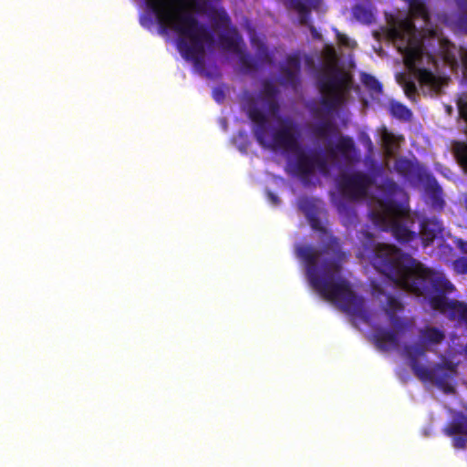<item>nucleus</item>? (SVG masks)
Instances as JSON below:
<instances>
[{"label":"nucleus","mask_w":467,"mask_h":467,"mask_svg":"<svg viewBox=\"0 0 467 467\" xmlns=\"http://www.w3.org/2000/svg\"><path fill=\"white\" fill-rule=\"evenodd\" d=\"M371 264L404 290L418 296H429L433 310L467 327V303L446 297L454 287L442 273L424 268L400 249L384 244L376 245Z\"/></svg>","instance_id":"nucleus-1"},{"label":"nucleus","mask_w":467,"mask_h":467,"mask_svg":"<svg viewBox=\"0 0 467 467\" xmlns=\"http://www.w3.org/2000/svg\"><path fill=\"white\" fill-rule=\"evenodd\" d=\"M296 254L304 261L307 280L316 292L326 300L338 304L343 312L369 323L370 314L365 300L353 291L348 280L340 276L337 238L330 237L321 249L301 245Z\"/></svg>","instance_id":"nucleus-2"},{"label":"nucleus","mask_w":467,"mask_h":467,"mask_svg":"<svg viewBox=\"0 0 467 467\" xmlns=\"http://www.w3.org/2000/svg\"><path fill=\"white\" fill-rule=\"evenodd\" d=\"M418 337V343L404 347L412 372L420 381L432 383L446 394L453 393L455 389L452 381L457 371L452 363H436L427 367L419 361L420 358H426L430 347L440 345L445 339V332L436 327L426 326L419 330Z\"/></svg>","instance_id":"nucleus-3"},{"label":"nucleus","mask_w":467,"mask_h":467,"mask_svg":"<svg viewBox=\"0 0 467 467\" xmlns=\"http://www.w3.org/2000/svg\"><path fill=\"white\" fill-rule=\"evenodd\" d=\"M246 114L254 123V135L262 147L287 152L299 150L300 131L296 121L288 118L282 119L278 127L269 134L270 122L262 109L254 105L250 106Z\"/></svg>","instance_id":"nucleus-4"},{"label":"nucleus","mask_w":467,"mask_h":467,"mask_svg":"<svg viewBox=\"0 0 467 467\" xmlns=\"http://www.w3.org/2000/svg\"><path fill=\"white\" fill-rule=\"evenodd\" d=\"M374 183V177L362 171L341 173L337 179V187L342 195L353 201L366 198Z\"/></svg>","instance_id":"nucleus-5"},{"label":"nucleus","mask_w":467,"mask_h":467,"mask_svg":"<svg viewBox=\"0 0 467 467\" xmlns=\"http://www.w3.org/2000/svg\"><path fill=\"white\" fill-rule=\"evenodd\" d=\"M318 88L321 93L343 94L347 85L345 74L336 66L325 67L317 78Z\"/></svg>","instance_id":"nucleus-6"},{"label":"nucleus","mask_w":467,"mask_h":467,"mask_svg":"<svg viewBox=\"0 0 467 467\" xmlns=\"http://www.w3.org/2000/svg\"><path fill=\"white\" fill-rule=\"evenodd\" d=\"M383 311L387 315L391 326L398 331L407 332L414 326L412 318L400 317L398 316V314L404 311V305L398 297L392 295L387 296Z\"/></svg>","instance_id":"nucleus-7"},{"label":"nucleus","mask_w":467,"mask_h":467,"mask_svg":"<svg viewBox=\"0 0 467 467\" xmlns=\"http://www.w3.org/2000/svg\"><path fill=\"white\" fill-rule=\"evenodd\" d=\"M301 57L297 53L288 55L280 66L279 82L284 87L296 88L300 84Z\"/></svg>","instance_id":"nucleus-8"},{"label":"nucleus","mask_w":467,"mask_h":467,"mask_svg":"<svg viewBox=\"0 0 467 467\" xmlns=\"http://www.w3.org/2000/svg\"><path fill=\"white\" fill-rule=\"evenodd\" d=\"M457 107L460 118L466 124L467 134V101L460 99ZM451 150L459 166L467 173V140H453Z\"/></svg>","instance_id":"nucleus-9"},{"label":"nucleus","mask_w":467,"mask_h":467,"mask_svg":"<svg viewBox=\"0 0 467 467\" xmlns=\"http://www.w3.org/2000/svg\"><path fill=\"white\" fill-rule=\"evenodd\" d=\"M293 152L296 153L294 163L296 173L303 182L308 181L315 172V152H306L300 146L299 150Z\"/></svg>","instance_id":"nucleus-10"},{"label":"nucleus","mask_w":467,"mask_h":467,"mask_svg":"<svg viewBox=\"0 0 467 467\" xmlns=\"http://www.w3.org/2000/svg\"><path fill=\"white\" fill-rule=\"evenodd\" d=\"M400 333L402 332L398 331L396 328L391 330L378 327L375 328L373 333L374 343L380 350H388L390 348H396L400 346Z\"/></svg>","instance_id":"nucleus-11"},{"label":"nucleus","mask_w":467,"mask_h":467,"mask_svg":"<svg viewBox=\"0 0 467 467\" xmlns=\"http://www.w3.org/2000/svg\"><path fill=\"white\" fill-rule=\"evenodd\" d=\"M443 231L442 223L437 218H424L420 223L422 244L429 246Z\"/></svg>","instance_id":"nucleus-12"},{"label":"nucleus","mask_w":467,"mask_h":467,"mask_svg":"<svg viewBox=\"0 0 467 467\" xmlns=\"http://www.w3.org/2000/svg\"><path fill=\"white\" fill-rule=\"evenodd\" d=\"M327 152L330 157H336L337 153H340L346 161H350L353 155L357 154V148L351 137L341 135L335 146L327 149Z\"/></svg>","instance_id":"nucleus-13"},{"label":"nucleus","mask_w":467,"mask_h":467,"mask_svg":"<svg viewBox=\"0 0 467 467\" xmlns=\"http://www.w3.org/2000/svg\"><path fill=\"white\" fill-rule=\"evenodd\" d=\"M218 39L223 49L231 51L234 54L236 52H240V45L243 42V39L236 28L233 27L227 32L220 34Z\"/></svg>","instance_id":"nucleus-14"},{"label":"nucleus","mask_w":467,"mask_h":467,"mask_svg":"<svg viewBox=\"0 0 467 467\" xmlns=\"http://www.w3.org/2000/svg\"><path fill=\"white\" fill-rule=\"evenodd\" d=\"M390 231L394 238L400 244H409L417 238V234L398 219L390 223Z\"/></svg>","instance_id":"nucleus-15"},{"label":"nucleus","mask_w":467,"mask_h":467,"mask_svg":"<svg viewBox=\"0 0 467 467\" xmlns=\"http://www.w3.org/2000/svg\"><path fill=\"white\" fill-rule=\"evenodd\" d=\"M285 5L288 9L294 10L298 14V19L301 25H308L311 10L306 3L302 0H285Z\"/></svg>","instance_id":"nucleus-16"},{"label":"nucleus","mask_w":467,"mask_h":467,"mask_svg":"<svg viewBox=\"0 0 467 467\" xmlns=\"http://www.w3.org/2000/svg\"><path fill=\"white\" fill-rule=\"evenodd\" d=\"M440 48L442 59L451 67L458 66V58L456 55V47L448 39H441L440 41Z\"/></svg>","instance_id":"nucleus-17"},{"label":"nucleus","mask_w":467,"mask_h":467,"mask_svg":"<svg viewBox=\"0 0 467 467\" xmlns=\"http://www.w3.org/2000/svg\"><path fill=\"white\" fill-rule=\"evenodd\" d=\"M337 132V125L331 119H323L312 127V133L318 139H327Z\"/></svg>","instance_id":"nucleus-18"},{"label":"nucleus","mask_w":467,"mask_h":467,"mask_svg":"<svg viewBox=\"0 0 467 467\" xmlns=\"http://www.w3.org/2000/svg\"><path fill=\"white\" fill-rule=\"evenodd\" d=\"M448 436L461 434L467 437V415L460 414L444 429Z\"/></svg>","instance_id":"nucleus-19"},{"label":"nucleus","mask_w":467,"mask_h":467,"mask_svg":"<svg viewBox=\"0 0 467 467\" xmlns=\"http://www.w3.org/2000/svg\"><path fill=\"white\" fill-rule=\"evenodd\" d=\"M321 105L327 113L335 111L343 102V94L321 93Z\"/></svg>","instance_id":"nucleus-20"},{"label":"nucleus","mask_w":467,"mask_h":467,"mask_svg":"<svg viewBox=\"0 0 467 467\" xmlns=\"http://www.w3.org/2000/svg\"><path fill=\"white\" fill-rule=\"evenodd\" d=\"M397 80L399 84L403 88L407 98L412 101H416L419 93L415 81L410 78H407L404 74H400Z\"/></svg>","instance_id":"nucleus-21"},{"label":"nucleus","mask_w":467,"mask_h":467,"mask_svg":"<svg viewBox=\"0 0 467 467\" xmlns=\"http://www.w3.org/2000/svg\"><path fill=\"white\" fill-rule=\"evenodd\" d=\"M389 113L392 117L401 119V120H410L411 119L412 113L411 111L403 104L398 101H390L389 102Z\"/></svg>","instance_id":"nucleus-22"},{"label":"nucleus","mask_w":467,"mask_h":467,"mask_svg":"<svg viewBox=\"0 0 467 467\" xmlns=\"http://www.w3.org/2000/svg\"><path fill=\"white\" fill-rule=\"evenodd\" d=\"M352 13L354 17L363 24L369 25L374 21L372 11L362 5H357L353 8Z\"/></svg>","instance_id":"nucleus-23"},{"label":"nucleus","mask_w":467,"mask_h":467,"mask_svg":"<svg viewBox=\"0 0 467 467\" xmlns=\"http://www.w3.org/2000/svg\"><path fill=\"white\" fill-rule=\"evenodd\" d=\"M361 82L364 87L370 92L381 94L383 91L382 84L370 74L363 73L361 75Z\"/></svg>","instance_id":"nucleus-24"},{"label":"nucleus","mask_w":467,"mask_h":467,"mask_svg":"<svg viewBox=\"0 0 467 467\" xmlns=\"http://www.w3.org/2000/svg\"><path fill=\"white\" fill-rule=\"evenodd\" d=\"M235 54L238 55L240 65L245 72H251L257 69V62L249 54L244 52L242 48L240 49V52H236Z\"/></svg>","instance_id":"nucleus-25"},{"label":"nucleus","mask_w":467,"mask_h":467,"mask_svg":"<svg viewBox=\"0 0 467 467\" xmlns=\"http://www.w3.org/2000/svg\"><path fill=\"white\" fill-rule=\"evenodd\" d=\"M394 167L396 171L403 176L410 175L414 169L412 161L405 158L397 160Z\"/></svg>","instance_id":"nucleus-26"},{"label":"nucleus","mask_w":467,"mask_h":467,"mask_svg":"<svg viewBox=\"0 0 467 467\" xmlns=\"http://www.w3.org/2000/svg\"><path fill=\"white\" fill-rule=\"evenodd\" d=\"M256 56L260 63L262 64H272L273 57L270 54L268 47L262 42L256 45Z\"/></svg>","instance_id":"nucleus-27"},{"label":"nucleus","mask_w":467,"mask_h":467,"mask_svg":"<svg viewBox=\"0 0 467 467\" xmlns=\"http://www.w3.org/2000/svg\"><path fill=\"white\" fill-rule=\"evenodd\" d=\"M278 88L270 80H265L262 84V94L265 99H276L278 95Z\"/></svg>","instance_id":"nucleus-28"},{"label":"nucleus","mask_w":467,"mask_h":467,"mask_svg":"<svg viewBox=\"0 0 467 467\" xmlns=\"http://www.w3.org/2000/svg\"><path fill=\"white\" fill-rule=\"evenodd\" d=\"M381 140L384 147L387 149L388 151H392L395 144H396V138L395 135L387 130H384V131L381 134Z\"/></svg>","instance_id":"nucleus-29"},{"label":"nucleus","mask_w":467,"mask_h":467,"mask_svg":"<svg viewBox=\"0 0 467 467\" xmlns=\"http://www.w3.org/2000/svg\"><path fill=\"white\" fill-rule=\"evenodd\" d=\"M213 20L218 26L223 27H227L231 24V19L223 9L216 11Z\"/></svg>","instance_id":"nucleus-30"},{"label":"nucleus","mask_w":467,"mask_h":467,"mask_svg":"<svg viewBox=\"0 0 467 467\" xmlns=\"http://www.w3.org/2000/svg\"><path fill=\"white\" fill-rule=\"evenodd\" d=\"M452 266H453L454 271L457 274L466 275L467 274V257L461 256V257L455 259L452 263Z\"/></svg>","instance_id":"nucleus-31"},{"label":"nucleus","mask_w":467,"mask_h":467,"mask_svg":"<svg viewBox=\"0 0 467 467\" xmlns=\"http://www.w3.org/2000/svg\"><path fill=\"white\" fill-rule=\"evenodd\" d=\"M315 170L318 169V171L322 173H327L328 171V164L327 160L319 155L318 153L315 152Z\"/></svg>","instance_id":"nucleus-32"},{"label":"nucleus","mask_w":467,"mask_h":467,"mask_svg":"<svg viewBox=\"0 0 467 467\" xmlns=\"http://www.w3.org/2000/svg\"><path fill=\"white\" fill-rule=\"evenodd\" d=\"M381 207L384 211L391 214H398L400 212V205L391 200L385 201L381 203Z\"/></svg>","instance_id":"nucleus-33"},{"label":"nucleus","mask_w":467,"mask_h":467,"mask_svg":"<svg viewBox=\"0 0 467 467\" xmlns=\"http://www.w3.org/2000/svg\"><path fill=\"white\" fill-rule=\"evenodd\" d=\"M453 446L457 449H464L467 444V437L466 436H456L452 440Z\"/></svg>","instance_id":"nucleus-34"},{"label":"nucleus","mask_w":467,"mask_h":467,"mask_svg":"<svg viewBox=\"0 0 467 467\" xmlns=\"http://www.w3.org/2000/svg\"><path fill=\"white\" fill-rule=\"evenodd\" d=\"M462 69V81L467 83V52L461 56Z\"/></svg>","instance_id":"nucleus-35"},{"label":"nucleus","mask_w":467,"mask_h":467,"mask_svg":"<svg viewBox=\"0 0 467 467\" xmlns=\"http://www.w3.org/2000/svg\"><path fill=\"white\" fill-rule=\"evenodd\" d=\"M213 98L218 103H222L224 100V91L221 88H216L213 90Z\"/></svg>","instance_id":"nucleus-36"},{"label":"nucleus","mask_w":467,"mask_h":467,"mask_svg":"<svg viewBox=\"0 0 467 467\" xmlns=\"http://www.w3.org/2000/svg\"><path fill=\"white\" fill-rule=\"evenodd\" d=\"M384 187L389 192H395L399 188L397 182L391 179H386L384 181Z\"/></svg>","instance_id":"nucleus-37"},{"label":"nucleus","mask_w":467,"mask_h":467,"mask_svg":"<svg viewBox=\"0 0 467 467\" xmlns=\"http://www.w3.org/2000/svg\"><path fill=\"white\" fill-rule=\"evenodd\" d=\"M454 244L462 254H467V241L458 238L454 241Z\"/></svg>","instance_id":"nucleus-38"},{"label":"nucleus","mask_w":467,"mask_h":467,"mask_svg":"<svg viewBox=\"0 0 467 467\" xmlns=\"http://www.w3.org/2000/svg\"><path fill=\"white\" fill-rule=\"evenodd\" d=\"M266 102L271 112L276 113L279 110V105L275 99H266Z\"/></svg>","instance_id":"nucleus-39"},{"label":"nucleus","mask_w":467,"mask_h":467,"mask_svg":"<svg viewBox=\"0 0 467 467\" xmlns=\"http://www.w3.org/2000/svg\"><path fill=\"white\" fill-rule=\"evenodd\" d=\"M457 25L461 28H467V14H461L458 16Z\"/></svg>","instance_id":"nucleus-40"},{"label":"nucleus","mask_w":467,"mask_h":467,"mask_svg":"<svg viewBox=\"0 0 467 467\" xmlns=\"http://www.w3.org/2000/svg\"><path fill=\"white\" fill-rule=\"evenodd\" d=\"M268 199L272 202L274 204L279 203V198L273 192H269L267 193Z\"/></svg>","instance_id":"nucleus-41"},{"label":"nucleus","mask_w":467,"mask_h":467,"mask_svg":"<svg viewBox=\"0 0 467 467\" xmlns=\"http://www.w3.org/2000/svg\"><path fill=\"white\" fill-rule=\"evenodd\" d=\"M337 40L340 44L345 45V46L348 44V39L346 36L341 35L340 33L337 32Z\"/></svg>","instance_id":"nucleus-42"},{"label":"nucleus","mask_w":467,"mask_h":467,"mask_svg":"<svg viewBox=\"0 0 467 467\" xmlns=\"http://www.w3.org/2000/svg\"><path fill=\"white\" fill-rule=\"evenodd\" d=\"M320 1L321 0H306L309 5L315 9H317L319 6Z\"/></svg>","instance_id":"nucleus-43"},{"label":"nucleus","mask_w":467,"mask_h":467,"mask_svg":"<svg viewBox=\"0 0 467 467\" xmlns=\"http://www.w3.org/2000/svg\"><path fill=\"white\" fill-rule=\"evenodd\" d=\"M310 30L313 34H316V28L313 26H310Z\"/></svg>","instance_id":"nucleus-44"}]
</instances>
